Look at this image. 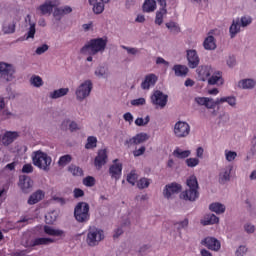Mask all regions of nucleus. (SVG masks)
<instances>
[{"label":"nucleus","mask_w":256,"mask_h":256,"mask_svg":"<svg viewBox=\"0 0 256 256\" xmlns=\"http://www.w3.org/2000/svg\"><path fill=\"white\" fill-rule=\"evenodd\" d=\"M106 47L107 38H93L81 48L80 53L82 55H97V53H103Z\"/></svg>","instance_id":"1"},{"label":"nucleus","mask_w":256,"mask_h":256,"mask_svg":"<svg viewBox=\"0 0 256 256\" xmlns=\"http://www.w3.org/2000/svg\"><path fill=\"white\" fill-rule=\"evenodd\" d=\"M186 185L189 189L181 193V199L185 201H196L199 199V182L197 177L195 175L190 176L186 181Z\"/></svg>","instance_id":"2"},{"label":"nucleus","mask_w":256,"mask_h":256,"mask_svg":"<svg viewBox=\"0 0 256 256\" xmlns=\"http://www.w3.org/2000/svg\"><path fill=\"white\" fill-rule=\"evenodd\" d=\"M52 159L47 153L38 150L32 155V163L38 169H42L43 171H49V167L51 166Z\"/></svg>","instance_id":"3"},{"label":"nucleus","mask_w":256,"mask_h":256,"mask_svg":"<svg viewBox=\"0 0 256 256\" xmlns=\"http://www.w3.org/2000/svg\"><path fill=\"white\" fill-rule=\"evenodd\" d=\"M105 239V233L103 230L97 227H90L88 230L86 242L89 247H97L101 241Z\"/></svg>","instance_id":"4"},{"label":"nucleus","mask_w":256,"mask_h":256,"mask_svg":"<svg viewBox=\"0 0 256 256\" xmlns=\"http://www.w3.org/2000/svg\"><path fill=\"white\" fill-rule=\"evenodd\" d=\"M74 217L78 223H87L91 217L89 214V204L86 202H79L74 208Z\"/></svg>","instance_id":"5"},{"label":"nucleus","mask_w":256,"mask_h":256,"mask_svg":"<svg viewBox=\"0 0 256 256\" xmlns=\"http://www.w3.org/2000/svg\"><path fill=\"white\" fill-rule=\"evenodd\" d=\"M173 133L177 139H185L191 133V126L184 121H178L174 125Z\"/></svg>","instance_id":"6"},{"label":"nucleus","mask_w":256,"mask_h":256,"mask_svg":"<svg viewBox=\"0 0 256 256\" xmlns=\"http://www.w3.org/2000/svg\"><path fill=\"white\" fill-rule=\"evenodd\" d=\"M0 77L8 82L15 79V68L13 65L0 62Z\"/></svg>","instance_id":"7"},{"label":"nucleus","mask_w":256,"mask_h":256,"mask_svg":"<svg viewBox=\"0 0 256 256\" xmlns=\"http://www.w3.org/2000/svg\"><path fill=\"white\" fill-rule=\"evenodd\" d=\"M168 99L169 96L167 94H164L161 90H156L151 96V103L156 107H160V109H165Z\"/></svg>","instance_id":"8"},{"label":"nucleus","mask_w":256,"mask_h":256,"mask_svg":"<svg viewBox=\"0 0 256 256\" xmlns=\"http://www.w3.org/2000/svg\"><path fill=\"white\" fill-rule=\"evenodd\" d=\"M91 89H93V83L90 80L83 82L76 90V97L79 101H83L86 97L91 94Z\"/></svg>","instance_id":"9"},{"label":"nucleus","mask_w":256,"mask_h":256,"mask_svg":"<svg viewBox=\"0 0 256 256\" xmlns=\"http://www.w3.org/2000/svg\"><path fill=\"white\" fill-rule=\"evenodd\" d=\"M59 0H46L44 4H41L37 11H39L40 15H51L53 13V9L59 7Z\"/></svg>","instance_id":"10"},{"label":"nucleus","mask_w":256,"mask_h":256,"mask_svg":"<svg viewBox=\"0 0 256 256\" xmlns=\"http://www.w3.org/2000/svg\"><path fill=\"white\" fill-rule=\"evenodd\" d=\"M118 161L119 159L113 160L114 164L109 167V175L112 179H115L116 181H119L121 179V175L123 173V164L117 163Z\"/></svg>","instance_id":"11"},{"label":"nucleus","mask_w":256,"mask_h":256,"mask_svg":"<svg viewBox=\"0 0 256 256\" xmlns=\"http://www.w3.org/2000/svg\"><path fill=\"white\" fill-rule=\"evenodd\" d=\"M145 141H149V135L147 133H138L130 139L125 141V145L127 147H133V145H141V143H145Z\"/></svg>","instance_id":"12"},{"label":"nucleus","mask_w":256,"mask_h":256,"mask_svg":"<svg viewBox=\"0 0 256 256\" xmlns=\"http://www.w3.org/2000/svg\"><path fill=\"white\" fill-rule=\"evenodd\" d=\"M181 191V184H177L175 182L171 184H167L163 190V195L166 199H171L173 195L179 193Z\"/></svg>","instance_id":"13"},{"label":"nucleus","mask_w":256,"mask_h":256,"mask_svg":"<svg viewBox=\"0 0 256 256\" xmlns=\"http://www.w3.org/2000/svg\"><path fill=\"white\" fill-rule=\"evenodd\" d=\"M187 61L190 69H197V67H199L201 60L196 50H187Z\"/></svg>","instance_id":"14"},{"label":"nucleus","mask_w":256,"mask_h":256,"mask_svg":"<svg viewBox=\"0 0 256 256\" xmlns=\"http://www.w3.org/2000/svg\"><path fill=\"white\" fill-rule=\"evenodd\" d=\"M199 81H208L213 73V68L211 66H200L196 70Z\"/></svg>","instance_id":"15"},{"label":"nucleus","mask_w":256,"mask_h":256,"mask_svg":"<svg viewBox=\"0 0 256 256\" xmlns=\"http://www.w3.org/2000/svg\"><path fill=\"white\" fill-rule=\"evenodd\" d=\"M202 245L211 251H219V249H221V242L213 237H207L202 240Z\"/></svg>","instance_id":"16"},{"label":"nucleus","mask_w":256,"mask_h":256,"mask_svg":"<svg viewBox=\"0 0 256 256\" xmlns=\"http://www.w3.org/2000/svg\"><path fill=\"white\" fill-rule=\"evenodd\" d=\"M208 85H223L225 83V80L223 79V72L221 71H215L212 72V75L208 78Z\"/></svg>","instance_id":"17"},{"label":"nucleus","mask_w":256,"mask_h":256,"mask_svg":"<svg viewBox=\"0 0 256 256\" xmlns=\"http://www.w3.org/2000/svg\"><path fill=\"white\" fill-rule=\"evenodd\" d=\"M107 159H108L107 150L106 149L99 150L94 160L95 167H97L98 169H101L103 165L107 164Z\"/></svg>","instance_id":"18"},{"label":"nucleus","mask_w":256,"mask_h":256,"mask_svg":"<svg viewBox=\"0 0 256 256\" xmlns=\"http://www.w3.org/2000/svg\"><path fill=\"white\" fill-rule=\"evenodd\" d=\"M157 75L148 74L145 76L144 81L141 83V88L144 90L151 89V87H155V83H157Z\"/></svg>","instance_id":"19"},{"label":"nucleus","mask_w":256,"mask_h":256,"mask_svg":"<svg viewBox=\"0 0 256 256\" xmlns=\"http://www.w3.org/2000/svg\"><path fill=\"white\" fill-rule=\"evenodd\" d=\"M90 5H93V12L96 15H101L103 11H105V3H109L110 0H100L98 2L97 0H88Z\"/></svg>","instance_id":"20"},{"label":"nucleus","mask_w":256,"mask_h":256,"mask_svg":"<svg viewBox=\"0 0 256 256\" xmlns=\"http://www.w3.org/2000/svg\"><path fill=\"white\" fill-rule=\"evenodd\" d=\"M19 187L22 189L24 193H27V190L33 187V180L29 176H25V175L20 176Z\"/></svg>","instance_id":"21"},{"label":"nucleus","mask_w":256,"mask_h":256,"mask_svg":"<svg viewBox=\"0 0 256 256\" xmlns=\"http://www.w3.org/2000/svg\"><path fill=\"white\" fill-rule=\"evenodd\" d=\"M233 171V166L229 165L223 168L219 174V183H227L231 179V172Z\"/></svg>","instance_id":"22"},{"label":"nucleus","mask_w":256,"mask_h":256,"mask_svg":"<svg viewBox=\"0 0 256 256\" xmlns=\"http://www.w3.org/2000/svg\"><path fill=\"white\" fill-rule=\"evenodd\" d=\"M45 197V192L43 190H37L32 195H30L28 199V205H37L39 201H42V199Z\"/></svg>","instance_id":"23"},{"label":"nucleus","mask_w":256,"mask_h":256,"mask_svg":"<svg viewBox=\"0 0 256 256\" xmlns=\"http://www.w3.org/2000/svg\"><path fill=\"white\" fill-rule=\"evenodd\" d=\"M240 32H241V22L239 21V18H237L236 20H233L229 28L231 39H234V37L237 36V33H240Z\"/></svg>","instance_id":"24"},{"label":"nucleus","mask_w":256,"mask_h":256,"mask_svg":"<svg viewBox=\"0 0 256 256\" xmlns=\"http://www.w3.org/2000/svg\"><path fill=\"white\" fill-rule=\"evenodd\" d=\"M51 243H55V239H53V238H36L31 241L30 247H37L39 245H51Z\"/></svg>","instance_id":"25"},{"label":"nucleus","mask_w":256,"mask_h":256,"mask_svg":"<svg viewBox=\"0 0 256 256\" xmlns=\"http://www.w3.org/2000/svg\"><path fill=\"white\" fill-rule=\"evenodd\" d=\"M200 223L204 227L207 225H215V223H219V217L215 216V214H207Z\"/></svg>","instance_id":"26"},{"label":"nucleus","mask_w":256,"mask_h":256,"mask_svg":"<svg viewBox=\"0 0 256 256\" xmlns=\"http://www.w3.org/2000/svg\"><path fill=\"white\" fill-rule=\"evenodd\" d=\"M142 9L144 13H153L157 9V1L155 0H145Z\"/></svg>","instance_id":"27"},{"label":"nucleus","mask_w":256,"mask_h":256,"mask_svg":"<svg viewBox=\"0 0 256 256\" xmlns=\"http://www.w3.org/2000/svg\"><path fill=\"white\" fill-rule=\"evenodd\" d=\"M176 77H185L189 73V68L185 65L176 64L173 67Z\"/></svg>","instance_id":"28"},{"label":"nucleus","mask_w":256,"mask_h":256,"mask_svg":"<svg viewBox=\"0 0 256 256\" xmlns=\"http://www.w3.org/2000/svg\"><path fill=\"white\" fill-rule=\"evenodd\" d=\"M209 209L213 213H216V215H221V214L225 213L226 208H225V205H223L219 202H214L209 205Z\"/></svg>","instance_id":"29"},{"label":"nucleus","mask_w":256,"mask_h":256,"mask_svg":"<svg viewBox=\"0 0 256 256\" xmlns=\"http://www.w3.org/2000/svg\"><path fill=\"white\" fill-rule=\"evenodd\" d=\"M16 137H18L17 132H6L2 137L3 145H11Z\"/></svg>","instance_id":"30"},{"label":"nucleus","mask_w":256,"mask_h":256,"mask_svg":"<svg viewBox=\"0 0 256 256\" xmlns=\"http://www.w3.org/2000/svg\"><path fill=\"white\" fill-rule=\"evenodd\" d=\"M255 85L256 81L253 79H243L238 82V87H240V89H253Z\"/></svg>","instance_id":"31"},{"label":"nucleus","mask_w":256,"mask_h":256,"mask_svg":"<svg viewBox=\"0 0 256 256\" xmlns=\"http://www.w3.org/2000/svg\"><path fill=\"white\" fill-rule=\"evenodd\" d=\"M203 45H204V49L208 51H213V49H217V44H215V37L213 36H208L204 40Z\"/></svg>","instance_id":"32"},{"label":"nucleus","mask_w":256,"mask_h":256,"mask_svg":"<svg viewBox=\"0 0 256 256\" xmlns=\"http://www.w3.org/2000/svg\"><path fill=\"white\" fill-rule=\"evenodd\" d=\"M68 93H69V88H60L50 93V98L59 99L60 97H65V95H67Z\"/></svg>","instance_id":"33"},{"label":"nucleus","mask_w":256,"mask_h":256,"mask_svg":"<svg viewBox=\"0 0 256 256\" xmlns=\"http://www.w3.org/2000/svg\"><path fill=\"white\" fill-rule=\"evenodd\" d=\"M2 31L9 35L15 31V21L9 22V20H6L3 24Z\"/></svg>","instance_id":"34"},{"label":"nucleus","mask_w":256,"mask_h":256,"mask_svg":"<svg viewBox=\"0 0 256 256\" xmlns=\"http://www.w3.org/2000/svg\"><path fill=\"white\" fill-rule=\"evenodd\" d=\"M44 233L52 237H61V235H63V230L53 229L51 226H44Z\"/></svg>","instance_id":"35"},{"label":"nucleus","mask_w":256,"mask_h":256,"mask_svg":"<svg viewBox=\"0 0 256 256\" xmlns=\"http://www.w3.org/2000/svg\"><path fill=\"white\" fill-rule=\"evenodd\" d=\"M174 157H177V159H187L191 155L190 150H181L179 148H176L173 152Z\"/></svg>","instance_id":"36"},{"label":"nucleus","mask_w":256,"mask_h":256,"mask_svg":"<svg viewBox=\"0 0 256 256\" xmlns=\"http://www.w3.org/2000/svg\"><path fill=\"white\" fill-rule=\"evenodd\" d=\"M167 15V9L165 8H160L156 12V17H155V23L156 25H163V18Z\"/></svg>","instance_id":"37"},{"label":"nucleus","mask_w":256,"mask_h":256,"mask_svg":"<svg viewBox=\"0 0 256 256\" xmlns=\"http://www.w3.org/2000/svg\"><path fill=\"white\" fill-rule=\"evenodd\" d=\"M68 171H69V173H72L74 175V177H83V169H81V167H79L75 164H71L68 167Z\"/></svg>","instance_id":"38"},{"label":"nucleus","mask_w":256,"mask_h":256,"mask_svg":"<svg viewBox=\"0 0 256 256\" xmlns=\"http://www.w3.org/2000/svg\"><path fill=\"white\" fill-rule=\"evenodd\" d=\"M73 9L70 6H65L64 8H55L54 17H59V15H68Z\"/></svg>","instance_id":"39"},{"label":"nucleus","mask_w":256,"mask_h":256,"mask_svg":"<svg viewBox=\"0 0 256 256\" xmlns=\"http://www.w3.org/2000/svg\"><path fill=\"white\" fill-rule=\"evenodd\" d=\"M220 105L221 103H228L230 107H235L237 105V98L234 96H227V97H222L219 99Z\"/></svg>","instance_id":"40"},{"label":"nucleus","mask_w":256,"mask_h":256,"mask_svg":"<svg viewBox=\"0 0 256 256\" xmlns=\"http://www.w3.org/2000/svg\"><path fill=\"white\" fill-rule=\"evenodd\" d=\"M220 98H217L216 100H213V98H207L205 107L206 109H215L217 105H221V102L219 101Z\"/></svg>","instance_id":"41"},{"label":"nucleus","mask_w":256,"mask_h":256,"mask_svg":"<svg viewBox=\"0 0 256 256\" xmlns=\"http://www.w3.org/2000/svg\"><path fill=\"white\" fill-rule=\"evenodd\" d=\"M97 147V137L89 136L85 144V149H95Z\"/></svg>","instance_id":"42"},{"label":"nucleus","mask_w":256,"mask_h":256,"mask_svg":"<svg viewBox=\"0 0 256 256\" xmlns=\"http://www.w3.org/2000/svg\"><path fill=\"white\" fill-rule=\"evenodd\" d=\"M30 83L33 85V87H43V78L37 75H33L30 78Z\"/></svg>","instance_id":"43"},{"label":"nucleus","mask_w":256,"mask_h":256,"mask_svg":"<svg viewBox=\"0 0 256 256\" xmlns=\"http://www.w3.org/2000/svg\"><path fill=\"white\" fill-rule=\"evenodd\" d=\"M66 125H69V130L71 132L73 131H79V129H81V127H79L78 124H76L75 121H69V120H65L63 123H62V127H66Z\"/></svg>","instance_id":"44"},{"label":"nucleus","mask_w":256,"mask_h":256,"mask_svg":"<svg viewBox=\"0 0 256 256\" xmlns=\"http://www.w3.org/2000/svg\"><path fill=\"white\" fill-rule=\"evenodd\" d=\"M149 185H151V180L148 178H141L137 183L138 189H147Z\"/></svg>","instance_id":"45"},{"label":"nucleus","mask_w":256,"mask_h":256,"mask_svg":"<svg viewBox=\"0 0 256 256\" xmlns=\"http://www.w3.org/2000/svg\"><path fill=\"white\" fill-rule=\"evenodd\" d=\"M240 27H249L251 23H253V19L251 16H242L241 19H239Z\"/></svg>","instance_id":"46"},{"label":"nucleus","mask_w":256,"mask_h":256,"mask_svg":"<svg viewBox=\"0 0 256 256\" xmlns=\"http://www.w3.org/2000/svg\"><path fill=\"white\" fill-rule=\"evenodd\" d=\"M167 29H169L172 33H180L181 28H179V25L175 22H168L166 23Z\"/></svg>","instance_id":"47"},{"label":"nucleus","mask_w":256,"mask_h":256,"mask_svg":"<svg viewBox=\"0 0 256 256\" xmlns=\"http://www.w3.org/2000/svg\"><path fill=\"white\" fill-rule=\"evenodd\" d=\"M151 121V118L149 116H146L144 119L143 118H137L135 120V125L138 127H145Z\"/></svg>","instance_id":"48"},{"label":"nucleus","mask_w":256,"mask_h":256,"mask_svg":"<svg viewBox=\"0 0 256 256\" xmlns=\"http://www.w3.org/2000/svg\"><path fill=\"white\" fill-rule=\"evenodd\" d=\"M71 155L67 154V155H64V156H61L59 158V161H58V164L61 166V167H64V165H67V163H71Z\"/></svg>","instance_id":"49"},{"label":"nucleus","mask_w":256,"mask_h":256,"mask_svg":"<svg viewBox=\"0 0 256 256\" xmlns=\"http://www.w3.org/2000/svg\"><path fill=\"white\" fill-rule=\"evenodd\" d=\"M225 157H226V161H229V162L235 161V159L237 158V152L226 150Z\"/></svg>","instance_id":"50"},{"label":"nucleus","mask_w":256,"mask_h":256,"mask_svg":"<svg viewBox=\"0 0 256 256\" xmlns=\"http://www.w3.org/2000/svg\"><path fill=\"white\" fill-rule=\"evenodd\" d=\"M83 185L86 187H93L95 185V178L92 176H87L83 179Z\"/></svg>","instance_id":"51"},{"label":"nucleus","mask_w":256,"mask_h":256,"mask_svg":"<svg viewBox=\"0 0 256 256\" xmlns=\"http://www.w3.org/2000/svg\"><path fill=\"white\" fill-rule=\"evenodd\" d=\"M95 75H97V77H107V68L103 66L98 67L95 71Z\"/></svg>","instance_id":"52"},{"label":"nucleus","mask_w":256,"mask_h":256,"mask_svg":"<svg viewBox=\"0 0 256 256\" xmlns=\"http://www.w3.org/2000/svg\"><path fill=\"white\" fill-rule=\"evenodd\" d=\"M36 29H35V23L30 22V28L27 33V39H33L35 37Z\"/></svg>","instance_id":"53"},{"label":"nucleus","mask_w":256,"mask_h":256,"mask_svg":"<svg viewBox=\"0 0 256 256\" xmlns=\"http://www.w3.org/2000/svg\"><path fill=\"white\" fill-rule=\"evenodd\" d=\"M186 165L188 167H197V165H199V160L198 158H188L186 159Z\"/></svg>","instance_id":"54"},{"label":"nucleus","mask_w":256,"mask_h":256,"mask_svg":"<svg viewBox=\"0 0 256 256\" xmlns=\"http://www.w3.org/2000/svg\"><path fill=\"white\" fill-rule=\"evenodd\" d=\"M127 181L130 185H135V183H137V174H135V172H130L127 176Z\"/></svg>","instance_id":"55"},{"label":"nucleus","mask_w":256,"mask_h":256,"mask_svg":"<svg viewBox=\"0 0 256 256\" xmlns=\"http://www.w3.org/2000/svg\"><path fill=\"white\" fill-rule=\"evenodd\" d=\"M46 51H49V45L43 44L36 49V55H43Z\"/></svg>","instance_id":"56"},{"label":"nucleus","mask_w":256,"mask_h":256,"mask_svg":"<svg viewBox=\"0 0 256 256\" xmlns=\"http://www.w3.org/2000/svg\"><path fill=\"white\" fill-rule=\"evenodd\" d=\"M146 150L147 148H145V146H141L139 149L133 151V155L134 157H141V155L145 154Z\"/></svg>","instance_id":"57"},{"label":"nucleus","mask_w":256,"mask_h":256,"mask_svg":"<svg viewBox=\"0 0 256 256\" xmlns=\"http://www.w3.org/2000/svg\"><path fill=\"white\" fill-rule=\"evenodd\" d=\"M131 105L139 107V105H145V98H138L131 101Z\"/></svg>","instance_id":"58"},{"label":"nucleus","mask_w":256,"mask_h":256,"mask_svg":"<svg viewBox=\"0 0 256 256\" xmlns=\"http://www.w3.org/2000/svg\"><path fill=\"white\" fill-rule=\"evenodd\" d=\"M246 253H247V247H245V246H240L236 250V256H245Z\"/></svg>","instance_id":"59"},{"label":"nucleus","mask_w":256,"mask_h":256,"mask_svg":"<svg viewBox=\"0 0 256 256\" xmlns=\"http://www.w3.org/2000/svg\"><path fill=\"white\" fill-rule=\"evenodd\" d=\"M22 173H33V165L24 164L22 167Z\"/></svg>","instance_id":"60"},{"label":"nucleus","mask_w":256,"mask_h":256,"mask_svg":"<svg viewBox=\"0 0 256 256\" xmlns=\"http://www.w3.org/2000/svg\"><path fill=\"white\" fill-rule=\"evenodd\" d=\"M207 99H208V97H196V98H195V101H196V103H197L198 105H201V106H204V107H205V105H206V103H207Z\"/></svg>","instance_id":"61"},{"label":"nucleus","mask_w":256,"mask_h":256,"mask_svg":"<svg viewBox=\"0 0 256 256\" xmlns=\"http://www.w3.org/2000/svg\"><path fill=\"white\" fill-rule=\"evenodd\" d=\"M244 230L246 231V233H255V225L249 223L245 224Z\"/></svg>","instance_id":"62"},{"label":"nucleus","mask_w":256,"mask_h":256,"mask_svg":"<svg viewBox=\"0 0 256 256\" xmlns=\"http://www.w3.org/2000/svg\"><path fill=\"white\" fill-rule=\"evenodd\" d=\"M83 195H85V192L82 189H80V188L74 189L75 199H79V197H83Z\"/></svg>","instance_id":"63"},{"label":"nucleus","mask_w":256,"mask_h":256,"mask_svg":"<svg viewBox=\"0 0 256 256\" xmlns=\"http://www.w3.org/2000/svg\"><path fill=\"white\" fill-rule=\"evenodd\" d=\"M237 63V60L235 59V56H229L227 59V65L230 67H235V64Z\"/></svg>","instance_id":"64"}]
</instances>
